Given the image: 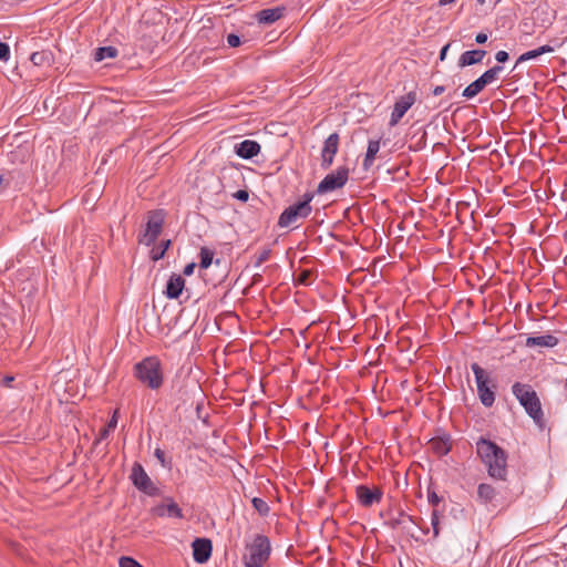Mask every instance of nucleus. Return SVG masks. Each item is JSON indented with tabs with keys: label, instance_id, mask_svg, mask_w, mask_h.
<instances>
[{
	"label": "nucleus",
	"instance_id": "nucleus-1",
	"mask_svg": "<svg viewBox=\"0 0 567 567\" xmlns=\"http://www.w3.org/2000/svg\"><path fill=\"white\" fill-rule=\"evenodd\" d=\"M476 453L492 478L506 480L508 456L504 449L488 439L480 437L476 441Z\"/></svg>",
	"mask_w": 567,
	"mask_h": 567
},
{
	"label": "nucleus",
	"instance_id": "nucleus-2",
	"mask_svg": "<svg viewBox=\"0 0 567 567\" xmlns=\"http://www.w3.org/2000/svg\"><path fill=\"white\" fill-rule=\"evenodd\" d=\"M513 394L524 406L526 413L540 427H544V412L536 391L529 384L516 382L512 386Z\"/></svg>",
	"mask_w": 567,
	"mask_h": 567
},
{
	"label": "nucleus",
	"instance_id": "nucleus-3",
	"mask_svg": "<svg viewBox=\"0 0 567 567\" xmlns=\"http://www.w3.org/2000/svg\"><path fill=\"white\" fill-rule=\"evenodd\" d=\"M135 378L152 390L163 385L162 364L157 357H147L134 367Z\"/></svg>",
	"mask_w": 567,
	"mask_h": 567
},
{
	"label": "nucleus",
	"instance_id": "nucleus-4",
	"mask_svg": "<svg viewBox=\"0 0 567 567\" xmlns=\"http://www.w3.org/2000/svg\"><path fill=\"white\" fill-rule=\"evenodd\" d=\"M271 546L269 538L258 534L250 544L246 545V554L243 557L245 567H262L269 559Z\"/></svg>",
	"mask_w": 567,
	"mask_h": 567
},
{
	"label": "nucleus",
	"instance_id": "nucleus-5",
	"mask_svg": "<svg viewBox=\"0 0 567 567\" xmlns=\"http://www.w3.org/2000/svg\"><path fill=\"white\" fill-rule=\"evenodd\" d=\"M471 369L475 375L477 394L481 403L491 408L495 402L496 384L491 375L476 362L471 364Z\"/></svg>",
	"mask_w": 567,
	"mask_h": 567
},
{
	"label": "nucleus",
	"instance_id": "nucleus-6",
	"mask_svg": "<svg viewBox=\"0 0 567 567\" xmlns=\"http://www.w3.org/2000/svg\"><path fill=\"white\" fill-rule=\"evenodd\" d=\"M164 220L165 213L163 209L150 212L145 230L140 236L138 241L145 246L153 245L162 233Z\"/></svg>",
	"mask_w": 567,
	"mask_h": 567
},
{
	"label": "nucleus",
	"instance_id": "nucleus-7",
	"mask_svg": "<svg viewBox=\"0 0 567 567\" xmlns=\"http://www.w3.org/2000/svg\"><path fill=\"white\" fill-rule=\"evenodd\" d=\"M312 212V207L306 203H295L288 206L279 216L277 225L280 228L290 226L297 227L299 220L307 218Z\"/></svg>",
	"mask_w": 567,
	"mask_h": 567
},
{
	"label": "nucleus",
	"instance_id": "nucleus-8",
	"mask_svg": "<svg viewBox=\"0 0 567 567\" xmlns=\"http://www.w3.org/2000/svg\"><path fill=\"white\" fill-rule=\"evenodd\" d=\"M130 478L133 485L144 494L148 496H157L159 494V489L140 463L133 464Z\"/></svg>",
	"mask_w": 567,
	"mask_h": 567
},
{
	"label": "nucleus",
	"instance_id": "nucleus-9",
	"mask_svg": "<svg viewBox=\"0 0 567 567\" xmlns=\"http://www.w3.org/2000/svg\"><path fill=\"white\" fill-rule=\"evenodd\" d=\"M349 178V169L346 166L339 167L336 172L328 174L318 185V194H327L342 188Z\"/></svg>",
	"mask_w": 567,
	"mask_h": 567
},
{
	"label": "nucleus",
	"instance_id": "nucleus-10",
	"mask_svg": "<svg viewBox=\"0 0 567 567\" xmlns=\"http://www.w3.org/2000/svg\"><path fill=\"white\" fill-rule=\"evenodd\" d=\"M416 101V93L409 92L408 94L401 96L393 106V111L390 117V126H395L400 120L404 116V114L410 110V107Z\"/></svg>",
	"mask_w": 567,
	"mask_h": 567
},
{
	"label": "nucleus",
	"instance_id": "nucleus-11",
	"mask_svg": "<svg viewBox=\"0 0 567 567\" xmlns=\"http://www.w3.org/2000/svg\"><path fill=\"white\" fill-rule=\"evenodd\" d=\"M339 141L340 137L338 133H332L326 138L321 151V167L323 169H328L332 165L334 155L339 148Z\"/></svg>",
	"mask_w": 567,
	"mask_h": 567
},
{
	"label": "nucleus",
	"instance_id": "nucleus-12",
	"mask_svg": "<svg viewBox=\"0 0 567 567\" xmlns=\"http://www.w3.org/2000/svg\"><path fill=\"white\" fill-rule=\"evenodd\" d=\"M355 495L363 507H370L381 502L383 493L380 487L370 488L367 485H358L355 487Z\"/></svg>",
	"mask_w": 567,
	"mask_h": 567
},
{
	"label": "nucleus",
	"instance_id": "nucleus-13",
	"mask_svg": "<svg viewBox=\"0 0 567 567\" xmlns=\"http://www.w3.org/2000/svg\"><path fill=\"white\" fill-rule=\"evenodd\" d=\"M151 513L155 517L167 516L179 519L184 517L182 508L172 497H165V503L152 507Z\"/></svg>",
	"mask_w": 567,
	"mask_h": 567
},
{
	"label": "nucleus",
	"instance_id": "nucleus-14",
	"mask_svg": "<svg viewBox=\"0 0 567 567\" xmlns=\"http://www.w3.org/2000/svg\"><path fill=\"white\" fill-rule=\"evenodd\" d=\"M193 557L194 560L198 564L206 563L210 556L213 550L212 540L208 538H196L193 544Z\"/></svg>",
	"mask_w": 567,
	"mask_h": 567
},
{
	"label": "nucleus",
	"instance_id": "nucleus-15",
	"mask_svg": "<svg viewBox=\"0 0 567 567\" xmlns=\"http://www.w3.org/2000/svg\"><path fill=\"white\" fill-rule=\"evenodd\" d=\"M184 287L185 279L182 275L173 274L166 284L164 293L168 299H177L182 295Z\"/></svg>",
	"mask_w": 567,
	"mask_h": 567
},
{
	"label": "nucleus",
	"instance_id": "nucleus-16",
	"mask_svg": "<svg viewBox=\"0 0 567 567\" xmlns=\"http://www.w3.org/2000/svg\"><path fill=\"white\" fill-rule=\"evenodd\" d=\"M260 145L258 142L252 140H245L236 145V154L245 159H250L258 155L260 152Z\"/></svg>",
	"mask_w": 567,
	"mask_h": 567
},
{
	"label": "nucleus",
	"instance_id": "nucleus-17",
	"mask_svg": "<svg viewBox=\"0 0 567 567\" xmlns=\"http://www.w3.org/2000/svg\"><path fill=\"white\" fill-rule=\"evenodd\" d=\"M285 7L264 9L257 13V20L262 24H271L284 17Z\"/></svg>",
	"mask_w": 567,
	"mask_h": 567
},
{
	"label": "nucleus",
	"instance_id": "nucleus-18",
	"mask_svg": "<svg viewBox=\"0 0 567 567\" xmlns=\"http://www.w3.org/2000/svg\"><path fill=\"white\" fill-rule=\"evenodd\" d=\"M430 447L439 457L447 455L452 450L450 435L432 439Z\"/></svg>",
	"mask_w": 567,
	"mask_h": 567
},
{
	"label": "nucleus",
	"instance_id": "nucleus-19",
	"mask_svg": "<svg viewBox=\"0 0 567 567\" xmlns=\"http://www.w3.org/2000/svg\"><path fill=\"white\" fill-rule=\"evenodd\" d=\"M485 55H486L485 50L465 51L464 53L461 54V56L458 59V66L465 68V66H470L473 64H477V63L482 62V60L484 59Z\"/></svg>",
	"mask_w": 567,
	"mask_h": 567
},
{
	"label": "nucleus",
	"instance_id": "nucleus-20",
	"mask_svg": "<svg viewBox=\"0 0 567 567\" xmlns=\"http://www.w3.org/2000/svg\"><path fill=\"white\" fill-rule=\"evenodd\" d=\"M30 61L35 66L50 68L54 63V54L51 50H41L33 52Z\"/></svg>",
	"mask_w": 567,
	"mask_h": 567
},
{
	"label": "nucleus",
	"instance_id": "nucleus-21",
	"mask_svg": "<svg viewBox=\"0 0 567 567\" xmlns=\"http://www.w3.org/2000/svg\"><path fill=\"white\" fill-rule=\"evenodd\" d=\"M558 343V339L553 334H544L537 337H528L526 339L527 347H546L553 348Z\"/></svg>",
	"mask_w": 567,
	"mask_h": 567
},
{
	"label": "nucleus",
	"instance_id": "nucleus-22",
	"mask_svg": "<svg viewBox=\"0 0 567 567\" xmlns=\"http://www.w3.org/2000/svg\"><path fill=\"white\" fill-rule=\"evenodd\" d=\"M380 150V141L379 140H370L368 143V148L365 153V157L363 159L364 169H369L375 159V155Z\"/></svg>",
	"mask_w": 567,
	"mask_h": 567
},
{
	"label": "nucleus",
	"instance_id": "nucleus-23",
	"mask_svg": "<svg viewBox=\"0 0 567 567\" xmlns=\"http://www.w3.org/2000/svg\"><path fill=\"white\" fill-rule=\"evenodd\" d=\"M551 52H554L553 47H550L548 44L542 45L535 50H530V51H527V52L520 54L516 61V65L519 63H523L525 61L536 59V58L540 56L542 54L551 53Z\"/></svg>",
	"mask_w": 567,
	"mask_h": 567
},
{
	"label": "nucleus",
	"instance_id": "nucleus-24",
	"mask_svg": "<svg viewBox=\"0 0 567 567\" xmlns=\"http://www.w3.org/2000/svg\"><path fill=\"white\" fill-rule=\"evenodd\" d=\"M486 85L488 84L480 76L463 90L462 95L466 99H473L481 93Z\"/></svg>",
	"mask_w": 567,
	"mask_h": 567
},
{
	"label": "nucleus",
	"instance_id": "nucleus-25",
	"mask_svg": "<svg viewBox=\"0 0 567 567\" xmlns=\"http://www.w3.org/2000/svg\"><path fill=\"white\" fill-rule=\"evenodd\" d=\"M477 496L482 503L488 504L496 497V489L491 484L482 483L477 487Z\"/></svg>",
	"mask_w": 567,
	"mask_h": 567
},
{
	"label": "nucleus",
	"instance_id": "nucleus-26",
	"mask_svg": "<svg viewBox=\"0 0 567 567\" xmlns=\"http://www.w3.org/2000/svg\"><path fill=\"white\" fill-rule=\"evenodd\" d=\"M117 49L115 47H101V48H97L95 50V53H94V60L100 62V61H103L104 59L109 58V59H114L117 56Z\"/></svg>",
	"mask_w": 567,
	"mask_h": 567
},
{
	"label": "nucleus",
	"instance_id": "nucleus-27",
	"mask_svg": "<svg viewBox=\"0 0 567 567\" xmlns=\"http://www.w3.org/2000/svg\"><path fill=\"white\" fill-rule=\"evenodd\" d=\"M171 244H172V241L169 239H167V240L162 241L158 247L153 248L151 251L152 260L157 261V260L164 258Z\"/></svg>",
	"mask_w": 567,
	"mask_h": 567
},
{
	"label": "nucleus",
	"instance_id": "nucleus-28",
	"mask_svg": "<svg viewBox=\"0 0 567 567\" xmlns=\"http://www.w3.org/2000/svg\"><path fill=\"white\" fill-rule=\"evenodd\" d=\"M199 267L202 269H207L213 262L214 251L206 247H202L199 251Z\"/></svg>",
	"mask_w": 567,
	"mask_h": 567
},
{
	"label": "nucleus",
	"instance_id": "nucleus-29",
	"mask_svg": "<svg viewBox=\"0 0 567 567\" xmlns=\"http://www.w3.org/2000/svg\"><path fill=\"white\" fill-rule=\"evenodd\" d=\"M251 504L255 511L261 516H267L270 512V507L267 502L260 497H254L251 499Z\"/></svg>",
	"mask_w": 567,
	"mask_h": 567
},
{
	"label": "nucleus",
	"instance_id": "nucleus-30",
	"mask_svg": "<svg viewBox=\"0 0 567 567\" xmlns=\"http://www.w3.org/2000/svg\"><path fill=\"white\" fill-rule=\"evenodd\" d=\"M271 250L269 248H264L261 251L255 255V267H260L265 261H267L270 257Z\"/></svg>",
	"mask_w": 567,
	"mask_h": 567
},
{
	"label": "nucleus",
	"instance_id": "nucleus-31",
	"mask_svg": "<svg viewBox=\"0 0 567 567\" xmlns=\"http://www.w3.org/2000/svg\"><path fill=\"white\" fill-rule=\"evenodd\" d=\"M312 276H313V274L311 270L305 269L299 274L297 281L300 285L309 286L312 284V280H311Z\"/></svg>",
	"mask_w": 567,
	"mask_h": 567
},
{
	"label": "nucleus",
	"instance_id": "nucleus-32",
	"mask_svg": "<svg viewBox=\"0 0 567 567\" xmlns=\"http://www.w3.org/2000/svg\"><path fill=\"white\" fill-rule=\"evenodd\" d=\"M154 456L158 460V462L161 463V465L163 467L171 468L172 463H171V461L166 460L165 452L162 449H159V447L155 449Z\"/></svg>",
	"mask_w": 567,
	"mask_h": 567
},
{
	"label": "nucleus",
	"instance_id": "nucleus-33",
	"mask_svg": "<svg viewBox=\"0 0 567 567\" xmlns=\"http://www.w3.org/2000/svg\"><path fill=\"white\" fill-rule=\"evenodd\" d=\"M120 567H143L137 560L132 557L123 556L118 560Z\"/></svg>",
	"mask_w": 567,
	"mask_h": 567
},
{
	"label": "nucleus",
	"instance_id": "nucleus-34",
	"mask_svg": "<svg viewBox=\"0 0 567 567\" xmlns=\"http://www.w3.org/2000/svg\"><path fill=\"white\" fill-rule=\"evenodd\" d=\"M10 59V48L6 42L0 41V60L7 62Z\"/></svg>",
	"mask_w": 567,
	"mask_h": 567
},
{
	"label": "nucleus",
	"instance_id": "nucleus-35",
	"mask_svg": "<svg viewBox=\"0 0 567 567\" xmlns=\"http://www.w3.org/2000/svg\"><path fill=\"white\" fill-rule=\"evenodd\" d=\"M431 524L433 527L434 536H437L440 533V529H439L440 517H439L437 511H435V509L432 512V515H431Z\"/></svg>",
	"mask_w": 567,
	"mask_h": 567
},
{
	"label": "nucleus",
	"instance_id": "nucleus-36",
	"mask_svg": "<svg viewBox=\"0 0 567 567\" xmlns=\"http://www.w3.org/2000/svg\"><path fill=\"white\" fill-rule=\"evenodd\" d=\"M227 43L230 48H236L240 44V38L237 34L230 33L227 35Z\"/></svg>",
	"mask_w": 567,
	"mask_h": 567
},
{
	"label": "nucleus",
	"instance_id": "nucleus-37",
	"mask_svg": "<svg viewBox=\"0 0 567 567\" xmlns=\"http://www.w3.org/2000/svg\"><path fill=\"white\" fill-rule=\"evenodd\" d=\"M427 499L433 506H436L441 502V497L434 491H429Z\"/></svg>",
	"mask_w": 567,
	"mask_h": 567
},
{
	"label": "nucleus",
	"instance_id": "nucleus-38",
	"mask_svg": "<svg viewBox=\"0 0 567 567\" xmlns=\"http://www.w3.org/2000/svg\"><path fill=\"white\" fill-rule=\"evenodd\" d=\"M234 197L241 202H247L249 198V193L246 189H239L234 194Z\"/></svg>",
	"mask_w": 567,
	"mask_h": 567
},
{
	"label": "nucleus",
	"instance_id": "nucleus-39",
	"mask_svg": "<svg viewBox=\"0 0 567 567\" xmlns=\"http://www.w3.org/2000/svg\"><path fill=\"white\" fill-rule=\"evenodd\" d=\"M484 81L487 83V84H492L494 81H496V76H494V73L488 69L487 71H485L482 75H481Z\"/></svg>",
	"mask_w": 567,
	"mask_h": 567
},
{
	"label": "nucleus",
	"instance_id": "nucleus-40",
	"mask_svg": "<svg viewBox=\"0 0 567 567\" xmlns=\"http://www.w3.org/2000/svg\"><path fill=\"white\" fill-rule=\"evenodd\" d=\"M117 419H118V410H115L112 417L107 422L106 426L111 430H114L117 425Z\"/></svg>",
	"mask_w": 567,
	"mask_h": 567
},
{
	"label": "nucleus",
	"instance_id": "nucleus-41",
	"mask_svg": "<svg viewBox=\"0 0 567 567\" xmlns=\"http://www.w3.org/2000/svg\"><path fill=\"white\" fill-rule=\"evenodd\" d=\"M495 59L498 63H505L509 59V55L506 51H498L495 54Z\"/></svg>",
	"mask_w": 567,
	"mask_h": 567
},
{
	"label": "nucleus",
	"instance_id": "nucleus-42",
	"mask_svg": "<svg viewBox=\"0 0 567 567\" xmlns=\"http://www.w3.org/2000/svg\"><path fill=\"white\" fill-rule=\"evenodd\" d=\"M112 430L109 429L107 426L103 427L101 431H100V434H99V439L96 440V444L101 441V440H104L106 439L109 435H110V432Z\"/></svg>",
	"mask_w": 567,
	"mask_h": 567
},
{
	"label": "nucleus",
	"instance_id": "nucleus-43",
	"mask_svg": "<svg viewBox=\"0 0 567 567\" xmlns=\"http://www.w3.org/2000/svg\"><path fill=\"white\" fill-rule=\"evenodd\" d=\"M487 39H488V35L486 33L481 32V33L476 34L475 41L478 44H483L487 41Z\"/></svg>",
	"mask_w": 567,
	"mask_h": 567
},
{
	"label": "nucleus",
	"instance_id": "nucleus-44",
	"mask_svg": "<svg viewBox=\"0 0 567 567\" xmlns=\"http://www.w3.org/2000/svg\"><path fill=\"white\" fill-rule=\"evenodd\" d=\"M196 265L194 262H190L185 266L183 274L186 276H190L194 272Z\"/></svg>",
	"mask_w": 567,
	"mask_h": 567
},
{
	"label": "nucleus",
	"instance_id": "nucleus-45",
	"mask_svg": "<svg viewBox=\"0 0 567 567\" xmlns=\"http://www.w3.org/2000/svg\"><path fill=\"white\" fill-rule=\"evenodd\" d=\"M313 198V195L311 193H306L302 196V200H299L298 203H306L308 206H311L310 203Z\"/></svg>",
	"mask_w": 567,
	"mask_h": 567
},
{
	"label": "nucleus",
	"instance_id": "nucleus-46",
	"mask_svg": "<svg viewBox=\"0 0 567 567\" xmlns=\"http://www.w3.org/2000/svg\"><path fill=\"white\" fill-rule=\"evenodd\" d=\"M450 47H451V43H447V44H445V45L441 49V52H440V60H441V61H444V60H445V58H446V54H447V51H449Z\"/></svg>",
	"mask_w": 567,
	"mask_h": 567
},
{
	"label": "nucleus",
	"instance_id": "nucleus-47",
	"mask_svg": "<svg viewBox=\"0 0 567 567\" xmlns=\"http://www.w3.org/2000/svg\"><path fill=\"white\" fill-rule=\"evenodd\" d=\"M489 70L494 73V76H496L497 79L498 74L503 71V66L497 64L491 68Z\"/></svg>",
	"mask_w": 567,
	"mask_h": 567
},
{
	"label": "nucleus",
	"instance_id": "nucleus-48",
	"mask_svg": "<svg viewBox=\"0 0 567 567\" xmlns=\"http://www.w3.org/2000/svg\"><path fill=\"white\" fill-rule=\"evenodd\" d=\"M489 70L494 73V76H496L497 79L498 74L503 71V66L497 64L491 68Z\"/></svg>",
	"mask_w": 567,
	"mask_h": 567
},
{
	"label": "nucleus",
	"instance_id": "nucleus-49",
	"mask_svg": "<svg viewBox=\"0 0 567 567\" xmlns=\"http://www.w3.org/2000/svg\"><path fill=\"white\" fill-rule=\"evenodd\" d=\"M445 91V87L443 85H437L433 90V95L439 96Z\"/></svg>",
	"mask_w": 567,
	"mask_h": 567
},
{
	"label": "nucleus",
	"instance_id": "nucleus-50",
	"mask_svg": "<svg viewBox=\"0 0 567 567\" xmlns=\"http://www.w3.org/2000/svg\"><path fill=\"white\" fill-rule=\"evenodd\" d=\"M400 519H392L390 522H388L386 524L391 527V528H395L399 524H400Z\"/></svg>",
	"mask_w": 567,
	"mask_h": 567
},
{
	"label": "nucleus",
	"instance_id": "nucleus-51",
	"mask_svg": "<svg viewBox=\"0 0 567 567\" xmlns=\"http://www.w3.org/2000/svg\"><path fill=\"white\" fill-rule=\"evenodd\" d=\"M13 380H14V378H13V377H6V378H3L2 382H3V384H4V385H8V386H9V385H10V383H11Z\"/></svg>",
	"mask_w": 567,
	"mask_h": 567
},
{
	"label": "nucleus",
	"instance_id": "nucleus-52",
	"mask_svg": "<svg viewBox=\"0 0 567 567\" xmlns=\"http://www.w3.org/2000/svg\"><path fill=\"white\" fill-rule=\"evenodd\" d=\"M455 0H440L439 1V4L440 6H446V4H451L453 3Z\"/></svg>",
	"mask_w": 567,
	"mask_h": 567
},
{
	"label": "nucleus",
	"instance_id": "nucleus-53",
	"mask_svg": "<svg viewBox=\"0 0 567 567\" xmlns=\"http://www.w3.org/2000/svg\"><path fill=\"white\" fill-rule=\"evenodd\" d=\"M260 277H261L260 275L254 276V282H257V280H259Z\"/></svg>",
	"mask_w": 567,
	"mask_h": 567
},
{
	"label": "nucleus",
	"instance_id": "nucleus-54",
	"mask_svg": "<svg viewBox=\"0 0 567 567\" xmlns=\"http://www.w3.org/2000/svg\"><path fill=\"white\" fill-rule=\"evenodd\" d=\"M478 3L483 4L485 0H477Z\"/></svg>",
	"mask_w": 567,
	"mask_h": 567
}]
</instances>
